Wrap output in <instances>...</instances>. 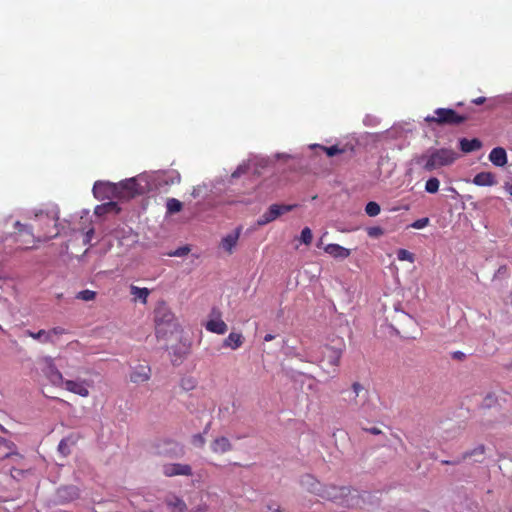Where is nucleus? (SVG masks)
<instances>
[{
    "instance_id": "53",
    "label": "nucleus",
    "mask_w": 512,
    "mask_h": 512,
    "mask_svg": "<svg viewBox=\"0 0 512 512\" xmlns=\"http://www.w3.org/2000/svg\"><path fill=\"white\" fill-rule=\"evenodd\" d=\"M274 512H284V511H283V510H281V509L278 507V508H276V509L274 510Z\"/></svg>"
},
{
    "instance_id": "42",
    "label": "nucleus",
    "mask_w": 512,
    "mask_h": 512,
    "mask_svg": "<svg viewBox=\"0 0 512 512\" xmlns=\"http://www.w3.org/2000/svg\"><path fill=\"white\" fill-rule=\"evenodd\" d=\"M181 386L185 390H192L195 386V380L193 378L182 379Z\"/></svg>"
},
{
    "instance_id": "22",
    "label": "nucleus",
    "mask_w": 512,
    "mask_h": 512,
    "mask_svg": "<svg viewBox=\"0 0 512 512\" xmlns=\"http://www.w3.org/2000/svg\"><path fill=\"white\" fill-rule=\"evenodd\" d=\"M240 230L241 228H237L234 232L226 235L221 241L223 249L227 251L229 254L232 253L233 248L236 246L238 242Z\"/></svg>"
},
{
    "instance_id": "6",
    "label": "nucleus",
    "mask_w": 512,
    "mask_h": 512,
    "mask_svg": "<svg viewBox=\"0 0 512 512\" xmlns=\"http://www.w3.org/2000/svg\"><path fill=\"white\" fill-rule=\"evenodd\" d=\"M42 367L41 370L46 378L54 386H60L64 382L62 373L57 369L53 359L51 357H44L40 361Z\"/></svg>"
},
{
    "instance_id": "19",
    "label": "nucleus",
    "mask_w": 512,
    "mask_h": 512,
    "mask_svg": "<svg viewBox=\"0 0 512 512\" xmlns=\"http://www.w3.org/2000/svg\"><path fill=\"white\" fill-rule=\"evenodd\" d=\"M301 483L310 493L315 494L317 496H319L324 486L312 475H305L302 478Z\"/></svg>"
},
{
    "instance_id": "12",
    "label": "nucleus",
    "mask_w": 512,
    "mask_h": 512,
    "mask_svg": "<svg viewBox=\"0 0 512 512\" xmlns=\"http://www.w3.org/2000/svg\"><path fill=\"white\" fill-rule=\"evenodd\" d=\"M210 450L217 455H222L233 450V444L225 436H218L210 443Z\"/></svg>"
},
{
    "instance_id": "32",
    "label": "nucleus",
    "mask_w": 512,
    "mask_h": 512,
    "mask_svg": "<svg viewBox=\"0 0 512 512\" xmlns=\"http://www.w3.org/2000/svg\"><path fill=\"white\" fill-rule=\"evenodd\" d=\"M440 182L436 177H432L426 181L425 190L428 193L434 194L438 192Z\"/></svg>"
},
{
    "instance_id": "30",
    "label": "nucleus",
    "mask_w": 512,
    "mask_h": 512,
    "mask_svg": "<svg viewBox=\"0 0 512 512\" xmlns=\"http://www.w3.org/2000/svg\"><path fill=\"white\" fill-rule=\"evenodd\" d=\"M485 454V446L483 444L478 445L472 450L464 452L462 456V460H466L471 457L483 456Z\"/></svg>"
},
{
    "instance_id": "34",
    "label": "nucleus",
    "mask_w": 512,
    "mask_h": 512,
    "mask_svg": "<svg viewBox=\"0 0 512 512\" xmlns=\"http://www.w3.org/2000/svg\"><path fill=\"white\" fill-rule=\"evenodd\" d=\"M76 298L83 301H92L96 298V292L88 289L82 290L77 293Z\"/></svg>"
},
{
    "instance_id": "1",
    "label": "nucleus",
    "mask_w": 512,
    "mask_h": 512,
    "mask_svg": "<svg viewBox=\"0 0 512 512\" xmlns=\"http://www.w3.org/2000/svg\"><path fill=\"white\" fill-rule=\"evenodd\" d=\"M457 158L458 154L453 149L439 148L429 150L426 154L416 157V163L423 164V169L431 172L453 164Z\"/></svg>"
},
{
    "instance_id": "21",
    "label": "nucleus",
    "mask_w": 512,
    "mask_h": 512,
    "mask_svg": "<svg viewBox=\"0 0 512 512\" xmlns=\"http://www.w3.org/2000/svg\"><path fill=\"white\" fill-rule=\"evenodd\" d=\"M473 183L477 186H493L497 181L493 173L480 172L474 176Z\"/></svg>"
},
{
    "instance_id": "38",
    "label": "nucleus",
    "mask_w": 512,
    "mask_h": 512,
    "mask_svg": "<svg viewBox=\"0 0 512 512\" xmlns=\"http://www.w3.org/2000/svg\"><path fill=\"white\" fill-rule=\"evenodd\" d=\"M206 443L204 433L195 434L192 437V444L196 447L202 448Z\"/></svg>"
},
{
    "instance_id": "10",
    "label": "nucleus",
    "mask_w": 512,
    "mask_h": 512,
    "mask_svg": "<svg viewBox=\"0 0 512 512\" xmlns=\"http://www.w3.org/2000/svg\"><path fill=\"white\" fill-rule=\"evenodd\" d=\"M109 186H116V183L97 181L93 186V193L98 199L116 198L117 189Z\"/></svg>"
},
{
    "instance_id": "50",
    "label": "nucleus",
    "mask_w": 512,
    "mask_h": 512,
    "mask_svg": "<svg viewBox=\"0 0 512 512\" xmlns=\"http://www.w3.org/2000/svg\"><path fill=\"white\" fill-rule=\"evenodd\" d=\"M93 233H94V230H93V229H90V230L86 233V238H87V240H88V241L91 239V237H92Z\"/></svg>"
},
{
    "instance_id": "51",
    "label": "nucleus",
    "mask_w": 512,
    "mask_h": 512,
    "mask_svg": "<svg viewBox=\"0 0 512 512\" xmlns=\"http://www.w3.org/2000/svg\"><path fill=\"white\" fill-rule=\"evenodd\" d=\"M454 356L458 359H462L464 357V354L462 352H455Z\"/></svg>"
},
{
    "instance_id": "13",
    "label": "nucleus",
    "mask_w": 512,
    "mask_h": 512,
    "mask_svg": "<svg viewBox=\"0 0 512 512\" xmlns=\"http://www.w3.org/2000/svg\"><path fill=\"white\" fill-rule=\"evenodd\" d=\"M212 315H215L217 318L210 319L206 323L205 328L212 333H216L219 335L225 334L228 327H227V324L222 319H220V316H221L220 311L218 309H213Z\"/></svg>"
},
{
    "instance_id": "16",
    "label": "nucleus",
    "mask_w": 512,
    "mask_h": 512,
    "mask_svg": "<svg viewBox=\"0 0 512 512\" xmlns=\"http://www.w3.org/2000/svg\"><path fill=\"white\" fill-rule=\"evenodd\" d=\"M324 252L333 257L334 259H346L351 255V250L339 244L331 243L324 246Z\"/></svg>"
},
{
    "instance_id": "25",
    "label": "nucleus",
    "mask_w": 512,
    "mask_h": 512,
    "mask_svg": "<svg viewBox=\"0 0 512 512\" xmlns=\"http://www.w3.org/2000/svg\"><path fill=\"white\" fill-rule=\"evenodd\" d=\"M119 210L120 209H119L117 203L110 201V202L103 203L101 205L96 206L94 213L97 216H103L105 214L112 213V212L118 213Z\"/></svg>"
},
{
    "instance_id": "49",
    "label": "nucleus",
    "mask_w": 512,
    "mask_h": 512,
    "mask_svg": "<svg viewBox=\"0 0 512 512\" xmlns=\"http://www.w3.org/2000/svg\"><path fill=\"white\" fill-rule=\"evenodd\" d=\"M274 339V336L271 334H266L264 337V341L269 342Z\"/></svg>"
},
{
    "instance_id": "4",
    "label": "nucleus",
    "mask_w": 512,
    "mask_h": 512,
    "mask_svg": "<svg viewBox=\"0 0 512 512\" xmlns=\"http://www.w3.org/2000/svg\"><path fill=\"white\" fill-rule=\"evenodd\" d=\"M111 187L117 189L116 198L118 199H131L145 193V187L140 185L136 178L126 179Z\"/></svg>"
},
{
    "instance_id": "33",
    "label": "nucleus",
    "mask_w": 512,
    "mask_h": 512,
    "mask_svg": "<svg viewBox=\"0 0 512 512\" xmlns=\"http://www.w3.org/2000/svg\"><path fill=\"white\" fill-rule=\"evenodd\" d=\"M380 206L374 201H370L366 204L365 212L370 217H375L380 213Z\"/></svg>"
},
{
    "instance_id": "36",
    "label": "nucleus",
    "mask_w": 512,
    "mask_h": 512,
    "mask_svg": "<svg viewBox=\"0 0 512 512\" xmlns=\"http://www.w3.org/2000/svg\"><path fill=\"white\" fill-rule=\"evenodd\" d=\"M301 242H303L305 245H310L313 239L312 231L309 227H305L301 231L300 236Z\"/></svg>"
},
{
    "instance_id": "14",
    "label": "nucleus",
    "mask_w": 512,
    "mask_h": 512,
    "mask_svg": "<svg viewBox=\"0 0 512 512\" xmlns=\"http://www.w3.org/2000/svg\"><path fill=\"white\" fill-rule=\"evenodd\" d=\"M63 385L65 386V389L71 393L77 394L81 397L89 396V390L87 388L89 383L86 380H64Z\"/></svg>"
},
{
    "instance_id": "9",
    "label": "nucleus",
    "mask_w": 512,
    "mask_h": 512,
    "mask_svg": "<svg viewBox=\"0 0 512 512\" xmlns=\"http://www.w3.org/2000/svg\"><path fill=\"white\" fill-rule=\"evenodd\" d=\"M35 217L38 219V221L45 225L46 227L53 226L54 232H51L49 230L43 231V235L39 236L37 238V241H47L53 237H56L58 234V231L56 229V219L55 217L49 215L48 213L40 212L35 215Z\"/></svg>"
},
{
    "instance_id": "47",
    "label": "nucleus",
    "mask_w": 512,
    "mask_h": 512,
    "mask_svg": "<svg viewBox=\"0 0 512 512\" xmlns=\"http://www.w3.org/2000/svg\"><path fill=\"white\" fill-rule=\"evenodd\" d=\"M485 101H486V98L481 96V97H477V98L473 99L472 103H474L476 105H482Z\"/></svg>"
},
{
    "instance_id": "39",
    "label": "nucleus",
    "mask_w": 512,
    "mask_h": 512,
    "mask_svg": "<svg viewBox=\"0 0 512 512\" xmlns=\"http://www.w3.org/2000/svg\"><path fill=\"white\" fill-rule=\"evenodd\" d=\"M429 224V218L424 217L417 219L411 224V227L414 229H423Z\"/></svg>"
},
{
    "instance_id": "5",
    "label": "nucleus",
    "mask_w": 512,
    "mask_h": 512,
    "mask_svg": "<svg viewBox=\"0 0 512 512\" xmlns=\"http://www.w3.org/2000/svg\"><path fill=\"white\" fill-rule=\"evenodd\" d=\"M349 493L350 488L346 486L324 485L319 497L335 503H343Z\"/></svg>"
},
{
    "instance_id": "28",
    "label": "nucleus",
    "mask_w": 512,
    "mask_h": 512,
    "mask_svg": "<svg viewBox=\"0 0 512 512\" xmlns=\"http://www.w3.org/2000/svg\"><path fill=\"white\" fill-rule=\"evenodd\" d=\"M25 335L33 338L34 340H38L43 344L49 343L51 339L49 338L48 330L41 329L38 332H33L31 330H26Z\"/></svg>"
},
{
    "instance_id": "48",
    "label": "nucleus",
    "mask_w": 512,
    "mask_h": 512,
    "mask_svg": "<svg viewBox=\"0 0 512 512\" xmlns=\"http://www.w3.org/2000/svg\"><path fill=\"white\" fill-rule=\"evenodd\" d=\"M505 189L507 193L512 197V184H506Z\"/></svg>"
},
{
    "instance_id": "31",
    "label": "nucleus",
    "mask_w": 512,
    "mask_h": 512,
    "mask_svg": "<svg viewBox=\"0 0 512 512\" xmlns=\"http://www.w3.org/2000/svg\"><path fill=\"white\" fill-rule=\"evenodd\" d=\"M166 207L168 213L174 214L181 211L182 203L175 198H170L167 200Z\"/></svg>"
},
{
    "instance_id": "37",
    "label": "nucleus",
    "mask_w": 512,
    "mask_h": 512,
    "mask_svg": "<svg viewBox=\"0 0 512 512\" xmlns=\"http://www.w3.org/2000/svg\"><path fill=\"white\" fill-rule=\"evenodd\" d=\"M320 148L323 149L329 157H333L343 152V149H340L337 145L330 147L320 146Z\"/></svg>"
},
{
    "instance_id": "46",
    "label": "nucleus",
    "mask_w": 512,
    "mask_h": 512,
    "mask_svg": "<svg viewBox=\"0 0 512 512\" xmlns=\"http://www.w3.org/2000/svg\"><path fill=\"white\" fill-rule=\"evenodd\" d=\"M364 431L373 434V435H379L382 433V431L377 427H371V428H364Z\"/></svg>"
},
{
    "instance_id": "11",
    "label": "nucleus",
    "mask_w": 512,
    "mask_h": 512,
    "mask_svg": "<svg viewBox=\"0 0 512 512\" xmlns=\"http://www.w3.org/2000/svg\"><path fill=\"white\" fill-rule=\"evenodd\" d=\"M162 472L166 477H173L178 475L191 476L192 468L188 464L170 463L163 465Z\"/></svg>"
},
{
    "instance_id": "35",
    "label": "nucleus",
    "mask_w": 512,
    "mask_h": 512,
    "mask_svg": "<svg viewBox=\"0 0 512 512\" xmlns=\"http://www.w3.org/2000/svg\"><path fill=\"white\" fill-rule=\"evenodd\" d=\"M397 258L400 261H409L411 263L415 260L414 255L406 249H399L397 251Z\"/></svg>"
},
{
    "instance_id": "44",
    "label": "nucleus",
    "mask_w": 512,
    "mask_h": 512,
    "mask_svg": "<svg viewBox=\"0 0 512 512\" xmlns=\"http://www.w3.org/2000/svg\"><path fill=\"white\" fill-rule=\"evenodd\" d=\"M246 170H247V167L246 166H239L233 173H232V177L233 178H237L239 177L240 175L246 173Z\"/></svg>"
},
{
    "instance_id": "23",
    "label": "nucleus",
    "mask_w": 512,
    "mask_h": 512,
    "mask_svg": "<svg viewBox=\"0 0 512 512\" xmlns=\"http://www.w3.org/2000/svg\"><path fill=\"white\" fill-rule=\"evenodd\" d=\"M79 439V436L77 435H74V434H71L65 438H63L60 442H59V445H58V451L63 455V456H68L70 455L71 453V446H74L76 445L77 441Z\"/></svg>"
},
{
    "instance_id": "45",
    "label": "nucleus",
    "mask_w": 512,
    "mask_h": 512,
    "mask_svg": "<svg viewBox=\"0 0 512 512\" xmlns=\"http://www.w3.org/2000/svg\"><path fill=\"white\" fill-rule=\"evenodd\" d=\"M462 461H463V460H462V456H461L460 458L455 459V460H453V461L443 460L441 463H442L443 465H458V464H460Z\"/></svg>"
},
{
    "instance_id": "41",
    "label": "nucleus",
    "mask_w": 512,
    "mask_h": 512,
    "mask_svg": "<svg viewBox=\"0 0 512 512\" xmlns=\"http://www.w3.org/2000/svg\"><path fill=\"white\" fill-rule=\"evenodd\" d=\"M190 252V248L188 246H182L176 249L175 251L169 253V256L182 257L187 255Z\"/></svg>"
},
{
    "instance_id": "54",
    "label": "nucleus",
    "mask_w": 512,
    "mask_h": 512,
    "mask_svg": "<svg viewBox=\"0 0 512 512\" xmlns=\"http://www.w3.org/2000/svg\"><path fill=\"white\" fill-rule=\"evenodd\" d=\"M209 426H210V425L208 424V425L205 427V429H204V433H206V432H207V430L209 429Z\"/></svg>"
},
{
    "instance_id": "20",
    "label": "nucleus",
    "mask_w": 512,
    "mask_h": 512,
    "mask_svg": "<svg viewBox=\"0 0 512 512\" xmlns=\"http://www.w3.org/2000/svg\"><path fill=\"white\" fill-rule=\"evenodd\" d=\"M363 394L364 396L368 395L367 390L364 388V386L360 382H353L351 385V393L348 399V404L351 407L357 406V398Z\"/></svg>"
},
{
    "instance_id": "2",
    "label": "nucleus",
    "mask_w": 512,
    "mask_h": 512,
    "mask_svg": "<svg viewBox=\"0 0 512 512\" xmlns=\"http://www.w3.org/2000/svg\"><path fill=\"white\" fill-rule=\"evenodd\" d=\"M154 314L157 338H166L168 333H173L177 329L175 315L166 305L158 306Z\"/></svg>"
},
{
    "instance_id": "3",
    "label": "nucleus",
    "mask_w": 512,
    "mask_h": 512,
    "mask_svg": "<svg viewBox=\"0 0 512 512\" xmlns=\"http://www.w3.org/2000/svg\"><path fill=\"white\" fill-rule=\"evenodd\" d=\"M468 120V117L461 115L451 108H437L433 115L425 117L427 123H435L439 126H457Z\"/></svg>"
},
{
    "instance_id": "27",
    "label": "nucleus",
    "mask_w": 512,
    "mask_h": 512,
    "mask_svg": "<svg viewBox=\"0 0 512 512\" xmlns=\"http://www.w3.org/2000/svg\"><path fill=\"white\" fill-rule=\"evenodd\" d=\"M167 505L170 512H189L185 502L177 497L168 500Z\"/></svg>"
},
{
    "instance_id": "8",
    "label": "nucleus",
    "mask_w": 512,
    "mask_h": 512,
    "mask_svg": "<svg viewBox=\"0 0 512 512\" xmlns=\"http://www.w3.org/2000/svg\"><path fill=\"white\" fill-rule=\"evenodd\" d=\"M295 205H278L273 204L271 205L268 210L259 218L258 225H266L275 219H277L279 216L291 211Z\"/></svg>"
},
{
    "instance_id": "40",
    "label": "nucleus",
    "mask_w": 512,
    "mask_h": 512,
    "mask_svg": "<svg viewBox=\"0 0 512 512\" xmlns=\"http://www.w3.org/2000/svg\"><path fill=\"white\" fill-rule=\"evenodd\" d=\"M14 226L20 233L25 232L33 237L32 227L22 224L20 221H16Z\"/></svg>"
},
{
    "instance_id": "26",
    "label": "nucleus",
    "mask_w": 512,
    "mask_h": 512,
    "mask_svg": "<svg viewBox=\"0 0 512 512\" xmlns=\"http://www.w3.org/2000/svg\"><path fill=\"white\" fill-rule=\"evenodd\" d=\"M130 293L134 296V301L140 300L141 303L146 304L147 298L150 294V290L148 288H140L135 285L130 286Z\"/></svg>"
},
{
    "instance_id": "29",
    "label": "nucleus",
    "mask_w": 512,
    "mask_h": 512,
    "mask_svg": "<svg viewBox=\"0 0 512 512\" xmlns=\"http://www.w3.org/2000/svg\"><path fill=\"white\" fill-rule=\"evenodd\" d=\"M66 333H67V330L60 326L53 327L52 329H49L48 334H49V338L51 339V341H49V343L56 344L57 339Z\"/></svg>"
},
{
    "instance_id": "52",
    "label": "nucleus",
    "mask_w": 512,
    "mask_h": 512,
    "mask_svg": "<svg viewBox=\"0 0 512 512\" xmlns=\"http://www.w3.org/2000/svg\"><path fill=\"white\" fill-rule=\"evenodd\" d=\"M322 244H323V241H322V238H321V239L319 240V242H318L317 246H318V247H321V246H322Z\"/></svg>"
},
{
    "instance_id": "18",
    "label": "nucleus",
    "mask_w": 512,
    "mask_h": 512,
    "mask_svg": "<svg viewBox=\"0 0 512 512\" xmlns=\"http://www.w3.org/2000/svg\"><path fill=\"white\" fill-rule=\"evenodd\" d=\"M489 160L498 167H503L507 164V154L504 148L496 147L491 150Z\"/></svg>"
},
{
    "instance_id": "7",
    "label": "nucleus",
    "mask_w": 512,
    "mask_h": 512,
    "mask_svg": "<svg viewBox=\"0 0 512 512\" xmlns=\"http://www.w3.org/2000/svg\"><path fill=\"white\" fill-rule=\"evenodd\" d=\"M344 349L345 343L342 339L339 340L338 346L325 345L322 350V361L326 362L331 367L337 368L340 365Z\"/></svg>"
},
{
    "instance_id": "24",
    "label": "nucleus",
    "mask_w": 512,
    "mask_h": 512,
    "mask_svg": "<svg viewBox=\"0 0 512 512\" xmlns=\"http://www.w3.org/2000/svg\"><path fill=\"white\" fill-rule=\"evenodd\" d=\"M459 143L461 150L465 153H470L479 150L482 147L481 141L477 138L471 140L463 138L460 140Z\"/></svg>"
},
{
    "instance_id": "17",
    "label": "nucleus",
    "mask_w": 512,
    "mask_h": 512,
    "mask_svg": "<svg viewBox=\"0 0 512 512\" xmlns=\"http://www.w3.org/2000/svg\"><path fill=\"white\" fill-rule=\"evenodd\" d=\"M244 336L242 333L231 332L223 341V347L237 350L244 343Z\"/></svg>"
},
{
    "instance_id": "43",
    "label": "nucleus",
    "mask_w": 512,
    "mask_h": 512,
    "mask_svg": "<svg viewBox=\"0 0 512 512\" xmlns=\"http://www.w3.org/2000/svg\"><path fill=\"white\" fill-rule=\"evenodd\" d=\"M180 180H181L180 174L177 171H172L171 175L169 176V181L167 180L166 182L175 184V183H180Z\"/></svg>"
},
{
    "instance_id": "15",
    "label": "nucleus",
    "mask_w": 512,
    "mask_h": 512,
    "mask_svg": "<svg viewBox=\"0 0 512 512\" xmlns=\"http://www.w3.org/2000/svg\"><path fill=\"white\" fill-rule=\"evenodd\" d=\"M151 377V368L148 365H138L130 374V381L136 384L147 382Z\"/></svg>"
}]
</instances>
